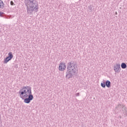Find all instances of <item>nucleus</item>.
<instances>
[{"mask_svg":"<svg viewBox=\"0 0 127 127\" xmlns=\"http://www.w3.org/2000/svg\"><path fill=\"white\" fill-rule=\"evenodd\" d=\"M126 107V106L123 104H118V106L115 108V112H117V111H121V109H122V110L123 111L124 108Z\"/></svg>","mask_w":127,"mask_h":127,"instance_id":"7","label":"nucleus"},{"mask_svg":"<svg viewBox=\"0 0 127 127\" xmlns=\"http://www.w3.org/2000/svg\"><path fill=\"white\" fill-rule=\"evenodd\" d=\"M115 14H118V12H115Z\"/></svg>","mask_w":127,"mask_h":127,"instance_id":"18","label":"nucleus"},{"mask_svg":"<svg viewBox=\"0 0 127 127\" xmlns=\"http://www.w3.org/2000/svg\"><path fill=\"white\" fill-rule=\"evenodd\" d=\"M20 97L24 100L25 104H29L33 100V95L31 88L29 86H23L19 91Z\"/></svg>","mask_w":127,"mask_h":127,"instance_id":"1","label":"nucleus"},{"mask_svg":"<svg viewBox=\"0 0 127 127\" xmlns=\"http://www.w3.org/2000/svg\"><path fill=\"white\" fill-rule=\"evenodd\" d=\"M67 71L66 72L65 77L67 79H71L73 78V76L75 75L76 71H78L77 64L75 62H70L67 64Z\"/></svg>","mask_w":127,"mask_h":127,"instance_id":"3","label":"nucleus"},{"mask_svg":"<svg viewBox=\"0 0 127 127\" xmlns=\"http://www.w3.org/2000/svg\"><path fill=\"white\" fill-rule=\"evenodd\" d=\"M111 81L110 80H106L105 82H103L101 83V86L102 87V88H106L107 87V88H111Z\"/></svg>","mask_w":127,"mask_h":127,"instance_id":"4","label":"nucleus"},{"mask_svg":"<svg viewBox=\"0 0 127 127\" xmlns=\"http://www.w3.org/2000/svg\"><path fill=\"white\" fill-rule=\"evenodd\" d=\"M75 96H76L77 97L80 96V93H77L75 94Z\"/></svg>","mask_w":127,"mask_h":127,"instance_id":"16","label":"nucleus"},{"mask_svg":"<svg viewBox=\"0 0 127 127\" xmlns=\"http://www.w3.org/2000/svg\"><path fill=\"white\" fill-rule=\"evenodd\" d=\"M59 69L60 71H64L66 69V64H63V63H61L59 66Z\"/></svg>","mask_w":127,"mask_h":127,"instance_id":"6","label":"nucleus"},{"mask_svg":"<svg viewBox=\"0 0 127 127\" xmlns=\"http://www.w3.org/2000/svg\"><path fill=\"white\" fill-rule=\"evenodd\" d=\"M8 58H9L11 60L13 58V55H12V52H10L8 54V56L7 57Z\"/></svg>","mask_w":127,"mask_h":127,"instance_id":"10","label":"nucleus"},{"mask_svg":"<svg viewBox=\"0 0 127 127\" xmlns=\"http://www.w3.org/2000/svg\"><path fill=\"white\" fill-rule=\"evenodd\" d=\"M121 69V64H118L114 66V70L116 73H120Z\"/></svg>","mask_w":127,"mask_h":127,"instance_id":"5","label":"nucleus"},{"mask_svg":"<svg viewBox=\"0 0 127 127\" xmlns=\"http://www.w3.org/2000/svg\"><path fill=\"white\" fill-rule=\"evenodd\" d=\"M10 5H15V4L12 1H10Z\"/></svg>","mask_w":127,"mask_h":127,"instance_id":"15","label":"nucleus"},{"mask_svg":"<svg viewBox=\"0 0 127 127\" xmlns=\"http://www.w3.org/2000/svg\"><path fill=\"white\" fill-rule=\"evenodd\" d=\"M122 112H123V116H125L124 117H126L127 116V107H124L122 110Z\"/></svg>","mask_w":127,"mask_h":127,"instance_id":"8","label":"nucleus"},{"mask_svg":"<svg viewBox=\"0 0 127 127\" xmlns=\"http://www.w3.org/2000/svg\"><path fill=\"white\" fill-rule=\"evenodd\" d=\"M88 9H89V10H90V11H92V6L91 5L88 6Z\"/></svg>","mask_w":127,"mask_h":127,"instance_id":"14","label":"nucleus"},{"mask_svg":"<svg viewBox=\"0 0 127 127\" xmlns=\"http://www.w3.org/2000/svg\"><path fill=\"white\" fill-rule=\"evenodd\" d=\"M24 3L27 7L28 14H31L33 11H38V4H36V0H24Z\"/></svg>","mask_w":127,"mask_h":127,"instance_id":"2","label":"nucleus"},{"mask_svg":"<svg viewBox=\"0 0 127 127\" xmlns=\"http://www.w3.org/2000/svg\"><path fill=\"white\" fill-rule=\"evenodd\" d=\"M1 116H0V125H1Z\"/></svg>","mask_w":127,"mask_h":127,"instance_id":"17","label":"nucleus"},{"mask_svg":"<svg viewBox=\"0 0 127 127\" xmlns=\"http://www.w3.org/2000/svg\"><path fill=\"white\" fill-rule=\"evenodd\" d=\"M0 8L3 9L4 8V3L1 0H0Z\"/></svg>","mask_w":127,"mask_h":127,"instance_id":"9","label":"nucleus"},{"mask_svg":"<svg viewBox=\"0 0 127 127\" xmlns=\"http://www.w3.org/2000/svg\"><path fill=\"white\" fill-rule=\"evenodd\" d=\"M3 15H4V13L0 11V16L3 17Z\"/></svg>","mask_w":127,"mask_h":127,"instance_id":"13","label":"nucleus"},{"mask_svg":"<svg viewBox=\"0 0 127 127\" xmlns=\"http://www.w3.org/2000/svg\"><path fill=\"white\" fill-rule=\"evenodd\" d=\"M121 68H122V69H126V68H127V64L125 63H123L121 64Z\"/></svg>","mask_w":127,"mask_h":127,"instance_id":"12","label":"nucleus"},{"mask_svg":"<svg viewBox=\"0 0 127 127\" xmlns=\"http://www.w3.org/2000/svg\"><path fill=\"white\" fill-rule=\"evenodd\" d=\"M11 60L10 58H8L7 57L4 60V64H6L7 62L10 61Z\"/></svg>","mask_w":127,"mask_h":127,"instance_id":"11","label":"nucleus"}]
</instances>
